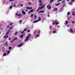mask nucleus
<instances>
[{
  "mask_svg": "<svg viewBox=\"0 0 75 75\" xmlns=\"http://www.w3.org/2000/svg\"><path fill=\"white\" fill-rule=\"evenodd\" d=\"M2 48L3 49V50H4V47H3Z\"/></svg>",
  "mask_w": 75,
  "mask_h": 75,
  "instance_id": "nucleus-43",
  "label": "nucleus"
},
{
  "mask_svg": "<svg viewBox=\"0 0 75 75\" xmlns=\"http://www.w3.org/2000/svg\"><path fill=\"white\" fill-rule=\"evenodd\" d=\"M13 6H14V7H15V6H16V5H14Z\"/></svg>",
  "mask_w": 75,
  "mask_h": 75,
  "instance_id": "nucleus-56",
  "label": "nucleus"
},
{
  "mask_svg": "<svg viewBox=\"0 0 75 75\" xmlns=\"http://www.w3.org/2000/svg\"><path fill=\"white\" fill-rule=\"evenodd\" d=\"M37 15L35 16V18H34V20H35V19L37 18Z\"/></svg>",
  "mask_w": 75,
  "mask_h": 75,
  "instance_id": "nucleus-22",
  "label": "nucleus"
},
{
  "mask_svg": "<svg viewBox=\"0 0 75 75\" xmlns=\"http://www.w3.org/2000/svg\"><path fill=\"white\" fill-rule=\"evenodd\" d=\"M39 2L40 3L39 4V6H42V1H41V0H39Z\"/></svg>",
  "mask_w": 75,
  "mask_h": 75,
  "instance_id": "nucleus-5",
  "label": "nucleus"
},
{
  "mask_svg": "<svg viewBox=\"0 0 75 75\" xmlns=\"http://www.w3.org/2000/svg\"><path fill=\"white\" fill-rule=\"evenodd\" d=\"M72 15H73V16H75V14L74 13H72Z\"/></svg>",
  "mask_w": 75,
  "mask_h": 75,
  "instance_id": "nucleus-44",
  "label": "nucleus"
},
{
  "mask_svg": "<svg viewBox=\"0 0 75 75\" xmlns=\"http://www.w3.org/2000/svg\"><path fill=\"white\" fill-rule=\"evenodd\" d=\"M23 36H24V35H21L20 36V37L21 38H23Z\"/></svg>",
  "mask_w": 75,
  "mask_h": 75,
  "instance_id": "nucleus-30",
  "label": "nucleus"
},
{
  "mask_svg": "<svg viewBox=\"0 0 75 75\" xmlns=\"http://www.w3.org/2000/svg\"><path fill=\"white\" fill-rule=\"evenodd\" d=\"M54 24H55V23H54V22L52 23V25H54Z\"/></svg>",
  "mask_w": 75,
  "mask_h": 75,
  "instance_id": "nucleus-47",
  "label": "nucleus"
},
{
  "mask_svg": "<svg viewBox=\"0 0 75 75\" xmlns=\"http://www.w3.org/2000/svg\"><path fill=\"white\" fill-rule=\"evenodd\" d=\"M70 0H67V1H69Z\"/></svg>",
  "mask_w": 75,
  "mask_h": 75,
  "instance_id": "nucleus-60",
  "label": "nucleus"
},
{
  "mask_svg": "<svg viewBox=\"0 0 75 75\" xmlns=\"http://www.w3.org/2000/svg\"><path fill=\"white\" fill-rule=\"evenodd\" d=\"M17 33H18V32H17V31H16V32H15V35H16V34H17Z\"/></svg>",
  "mask_w": 75,
  "mask_h": 75,
  "instance_id": "nucleus-24",
  "label": "nucleus"
},
{
  "mask_svg": "<svg viewBox=\"0 0 75 75\" xmlns=\"http://www.w3.org/2000/svg\"><path fill=\"white\" fill-rule=\"evenodd\" d=\"M21 21H22V20H21L19 22L20 23H21Z\"/></svg>",
  "mask_w": 75,
  "mask_h": 75,
  "instance_id": "nucleus-49",
  "label": "nucleus"
},
{
  "mask_svg": "<svg viewBox=\"0 0 75 75\" xmlns=\"http://www.w3.org/2000/svg\"><path fill=\"white\" fill-rule=\"evenodd\" d=\"M4 51H5V50H2V52H4Z\"/></svg>",
  "mask_w": 75,
  "mask_h": 75,
  "instance_id": "nucleus-51",
  "label": "nucleus"
},
{
  "mask_svg": "<svg viewBox=\"0 0 75 75\" xmlns=\"http://www.w3.org/2000/svg\"><path fill=\"white\" fill-rule=\"evenodd\" d=\"M16 16H18V17H21V16H22V14L20 13V14H18L17 13H16Z\"/></svg>",
  "mask_w": 75,
  "mask_h": 75,
  "instance_id": "nucleus-6",
  "label": "nucleus"
},
{
  "mask_svg": "<svg viewBox=\"0 0 75 75\" xmlns=\"http://www.w3.org/2000/svg\"><path fill=\"white\" fill-rule=\"evenodd\" d=\"M12 7H13V6H11L10 7V8H12Z\"/></svg>",
  "mask_w": 75,
  "mask_h": 75,
  "instance_id": "nucleus-36",
  "label": "nucleus"
},
{
  "mask_svg": "<svg viewBox=\"0 0 75 75\" xmlns=\"http://www.w3.org/2000/svg\"><path fill=\"white\" fill-rule=\"evenodd\" d=\"M27 32H30V30H28L27 31Z\"/></svg>",
  "mask_w": 75,
  "mask_h": 75,
  "instance_id": "nucleus-39",
  "label": "nucleus"
},
{
  "mask_svg": "<svg viewBox=\"0 0 75 75\" xmlns=\"http://www.w3.org/2000/svg\"><path fill=\"white\" fill-rule=\"evenodd\" d=\"M11 40V38H8V40Z\"/></svg>",
  "mask_w": 75,
  "mask_h": 75,
  "instance_id": "nucleus-45",
  "label": "nucleus"
},
{
  "mask_svg": "<svg viewBox=\"0 0 75 75\" xmlns=\"http://www.w3.org/2000/svg\"><path fill=\"white\" fill-rule=\"evenodd\" d=\"M8 49L9 50H11V47H9L8 48Z\"/></svg>",
  "mask_w": 75,
  "mask_h": 75,
  "instance_id": "nucleus-33",
  "label": "nucleus"
},
{
  "mask_svg": "<svg viewBox=\"0 0 75 75\" xmlns=\"http://www.w3.org/2000/svg\"><path fill=\"white\" fill-rule=\"evenodd\" d=\"M54 0V1H55V0Z\"/></svg>",
  "mask_w": 75,
  "mask_h": 75,
  "instance_id": "nucleus-62",
  "label": "nucleus"
},
{
  "mask_svg": "<svg viewBox=\"0 0 75 75\" xmlns=\"http://www.w3.org/2000/svg\"><path fill=\"white\" fill-rule=\"evenodd\" d=\"M70 32L71 33H72V32H73V31H72V29H70Z\"/></svg>",
  "mask_w": 75,
  "mask_h": 75,
  "instance_id": "nucleus-15",
  "label": "nucleus"
},
{
  "mask_svg": "<svg viewBox=\"0 0 75 75\" xmlns=\"http://www.w3.org/2000/svg\"><path fill=\"white\" fill-rule=\"evenodd\" d=\"M27 30V28H25L24 29V31H26Z\"/></svg>",
  "mask_w": 75,
  "mask_h": 75,
  "instance_id": "nucleus-26",
  "label": "nucleus"
},
{
  "mask_svg": "<svg viewBox=\"0 0 75 75\" xmlns=\"http://www.w3.org/2000/svg\"><path fill=\"white\" fill-rule=\"evenodd\" d=\"M33 1H34V0H33Z\"/></svg>",
  "mask_w": 75,
  "mask_h": 75,
  "instance_id": "nucleus-64",
  "label": "nucleus"
},
{
  "mask_svg": "<svg viewBox=\"0 0 75 75\" xmlns=\"http://www.w3.org/2000/svg\"><path fill=\"white\" fill-rule=\"evenodd\" d=\"M20 6H23V5L22 4H21Z\"/></svg>",
  "mask_w": 75,
  "mask_h": 75,
  "instance_id": "nucleus-48",
  "label": "nucleus"
},
{
  "mask_svg": "<svg viewBox=\"0 0 75 75\" xmlns=\"http://www.w3.org/2000/svg\"><path fill=\"white\" fill-rule=\"evenodd\" d=\"M7 27H8H8H9V25H8V26H7Z\"/></svg>",
  "mask_w": 75,
  "mask_h": 75,
  "instance_id": "nucleus-54",
  "label": "nucleus"
},
{
  "mask_svg": "<svg viewBox=\"0 0 75 75\" xmlns=\"http://www.w3.org/2000/svg\"><path fill=\"white\" fill-rule=\"evenodd\" d=\"M41 18L40 17H38V20H36L35 21L33 22V23H37V22H38V21H41Z\"/></svg>",
  "mask_w": 75,
  "mask_h": 75,
  "instance_id": "nucleus-3",
  "label": "nucleus"
},
{
  "mask_svg": "<svg viewBox=\"0 0 75 75\" xmlns=\"http://www.w3.org/2000/svg\"><path fill=\"white\" fill-rule=\"evenodd\" d=\"M47 7L48 8V9H50V8H51V6L50 4H48L47 5Z\"/></svg>",
  "mask_w": 75,
  "mask_h": 75,
  "instance_id": "nucleus-4",
  "label": "nucleus"
},
{
  "mask_svg": "<svg viewBox=\"0 0 75 75\" xmlns=\"http://www.w3.org/2000/svg\"><path fill=\"white\" fill-rule=\"evenodd\" d=\"M9 32H10V30H8L6 33L5 35L4 36V38H8V36L7 35H8V34H9Z\"/></svg>",
  "mask_w": 75,
  "mask_h": 75,
  "instance_id": "nucleus-1",
  "label": "nucleus"
},
{
  "mask_svg": "<svg viewBox=\"0 0 75 75\" xmlns=\"http://www.w3.org/2000/svg\"><path fill=\"white\" fill-rule=\"evenodd\" d=\"M57 10H58V9L57 8H55V9L53 10V11H57Z\"/></svg>",
  "mask_w": 75,
  "mask_h": 75,
  "instance_id": "nucleus-13",
  "label": "nucleus"
},
{
  "mask_svg": "<svg viewBox=\"0 0 75 75\" xmlns=\"http://www.w3.org/2000/svg\"><path fill=\"white\" fill-rule=\"evenodd\" d=\"M72 24H75V22L74 21L72 22Z\"/></svg>",
  "mask_w": 75,
  "mask_h": 75,
  "instance_id": "nucleus-42",
  "label": "nucleus"
},
{
  "mask_svg": "<svg viewBox=\"0 0 75 75\" xmlns=\"http://www.w3.org/2000/svg\"><path fill=\"white\" fill-rule=\"evenodd\" d=\"M10 51L8 50V52L7 53V54H10Z\"/></svg>",
  "mask_w": 75,
  "mask_h": 75,
  "instance_id": "nucleus-25",
  "label": "nucleus"
},
{
  "mask_svg": "<svg viewBox=\"0 0 75 75\" xmlns=\"http://www.w3.org/2000/svg\"><path fill=\"white\" fill-rule=\"evenodd\" d=\"M35 33H36V32H35V31H34V34H35Z\"/></svg>",
  "mask_w": 75,
  "mask_h": 75,
  "instance_id": "nucleus-52",
  "label": "nucleus"
},
{
  "mask_svg": "<svg viewBox=\"0 0 75 75\" xmlns=\"http://www.w3.org/2000/svg\"><path fill=\"white\" fill-rule=\"evenodd\" d=\"M68 21H66V24H68Z\"/></svg>",
  "mask_w": 75,
  "mask_h": 75,
  "instance_id": "nucleus-31",
  "label": "nucleus"
},
{
  "mask_svg": "<svg viewBox=\"0 0 75 75\" xmlns=\"http://www.w3.org/2000/svg\"><path fill=\"white\" fill-rule=\"evenodd\" d=\"M4 45L6 46H7L8 45V43H7V42H5V43Z\"/></svg>",
  "mask_w": 75,
  "mask_h": 75,
  "instance_id": "nucleus-14",
  "label": "nucleus"
},
{
  "mask_svg": "<svg viewBox=\"0 0 75 75\" xmlns=\"http://www.w3.org/2000/svg\"><path fill=\"white\" fill-rule=\"evenodd\" d=\"M33 16H34V15L33 14H32L31 15H30L31 17H33Z\"/></svg>",
  "mask_w": 75,
  "mask_h": 75,
  "instance_id": "nucleus-28",
  "label": "nucleus"
},
{
  "mask_svg": "<svg viewBox=\"0 0 75 75\" xmlns=\"http://www.w3.org/2000/svg\"><path fill=\"white\" fill-rule=\"evenodd\" d=\"M44 6H45V5L44 4L43 6H41V9H42V8H43L44 7Z\"/></svg>",
  "mask_w": 75,
  "mask_h": 75,
  "instance_id": "nucleus-18",
  "label": "nucleus"
},
{
  "mask_svg": "<svg viewBox=\"0 0 75 75\" xmlns=\"http://www.w3.org/2000/svg\"><path fill=\"white\" fill-rule=\"evenodd\" d=\"M28 11V10H27L26 9L25 10V11Z\"/></svg>",
  "mask_w": 75,
  "mask_h": 75,
  "instance_id": "nucleus-55",
  "label": "nucleus"
},
{
  "mask_svg": "<svg viewBox=\"0 0 75 75\" xmlns=\"http://www.w3.org/2000/svg\"><path fill=\"white\" fill-rule=\"evenodd\" d=\"M40 32V30H39V31H38V33H39Z\"/></svg>",
  "mask_w": 75,
  "mask_h": 75,
  "instance_id": "nucleus-50",
  "label": "nucleus"
},
{
  "mask_svg": "<svg viewBox=\"0 0 75 75\" xmlns=\"http://www.w3.org/2000/svg\"><path fill=\"white\" fill-rule=\"evenodd\" d=\"M31 34H28V36H27L26 37V38L25 40V41H27L28 40V39H29V37H30V36H31Z\"/></svg>",
  "mask_w": 75,
  "mask_h": 75,
  "instance_id": "nucleus-2",
  "label": "nucleus"
},
{
  "mask_svg": "<svg viewBox=\"0 0 75 75\" xmlns=\"http://www.w3.org/2000/svg\"><path fill=\"white\" fill-rule=\"evenodd\" d=\"M44 11H41L38 12V13H44Z\"/></svg>",
  "mask_w": 75,
  "mask_h": 75,
  "instance_id": "nucleus-12",
  "label": "nucleus"
},
{
  "mask_svg": "<svg viewBox=\"0 0 75 75\" xmlns=\"http://www.w3.org/2000/svg\"><path fill=\"white\" fill-rule=\"evenodd\" d=\"M23 33H24V31H22L21 33V34H23Z\"/></svg>",
  "mask_w": 75,
  "mask_h": 75,
  "instance_id": "nucleus-46",
  "label": "nucleus"
},
{
  "mask_svg": "<svg viewBox=\"0 0 75 75\" xmlns=\"http://www.w3.org/2000/svg\"><path fill=\"white\" fill-rule=\"evenodd\" d=\"M67 27H68V26H67Z\"/></svg>",
  "mask_w": 75,
  "mask_h": 75,
  "instance_id": "nucleus-61",
  "label": "nucleus"
},
{
  "mask_svg": "<svg viewBox=\"0 0 75 75\" xmlns=\"http://www.w3.org/2000/svg\"><path fill=\"white\" fill-rule=\"evenodd\" d=\"M75 13V12L73 11L72 12V13Z\"/></svg>",
  "mask_w": 75,
  "mask_h": 75,
  "instance_id": "nucleus-53",
  "label": "nucleus"
},
{
  "mask_svg": "<svg viewBox=\"0 0 75 75\" xmlns=\"http://www.w3.org/2000/svg\"><path fill=\"white\" fill-rule=\"evenodd\" d=\"M53 22H54V23H55V24L56 23H57V20H55V21H53Z\"/></svg>",
  "mask_w": 75,
  "mask_h": 75,
  "instance_id": "nucleus-19",
  "label": "nucleus"
},
{
  "mask_svg": "<svg viewBox=\"0 0 75 75\" xmlns=\"http://www.w3.org/2000/svg\"><path fill=\"white\" fill-rule=\"evenodd\" d=\"M71 17H69V18H71Z\"/></svg>",
  "mask_w": 75,
  "mask_h": 75,
  "instance_id": "nucleus-57",
  "label": "nucleus"
},
{
  "mask_svg": "<svg viewBox=\"0 0 75 75\" xmlns=\"http://www.w3.org/2000/svg\"><path fill=\"white\" fill-rule=\"evenodd\" d=\"M56 25H58V24H59V22H56L55 23Z\"/></svg>",
  "mask_w": 75,
  "mask_h": 75,
  "instance_id": "nucleus-27",
  "label": "nucleus"
},
{
  "mask_svg": "<svg viewBox=\"0 0 75 75\" xmlns=\"http://www.w3.org/2000/svg\"><path fill=\"white\" fill-rule=\"evenodd\" d=\"M24 45V44H21L17 46V47H21V45Z\"/></svg>",
  "mask_w": 75,
  "mask_h": 75,
  "instance_id": "nucleus-9",
  "label": "nucleus"
},
{
  "mask_svg": "<svg viewBox=\"0 0 75 75\" xmlns=\"http://www.w3.org/2000/svg\"><path fill=\"white\" fill-rule=\"evenodd\" d=\"M75 0H72V1H74Z\"/></svg>",
  "mask_w": 75,
  "mask_h": 75,
  "instance_id": "nucleus-58",
  "label": "nucleus"
},
{
  "mask_svg": "<svg viewBox=\"0 0 75 75\" xmlns=\"http://www.w3.org/2000/svg\"><path fill=\"white\" fill-rule=\"evenodd\" d=\"M62 3H64L65 2V0H63L62 1Z\"/></svg>",
  "mask_w": 75,
  "mask_h": 75,
  "instance_id": "nucleus-41",
  "label": "nucleus"
},
{
  "mask_svg": "<svg viewBox=\"0 0 75 75\" xmlns=\"http://www.w3.org/2000/svg\"><path fill=\"white\" fill-rule=\"evenodd\" d=\"M17 37H16L12 41H11V42H13V41H14V40H17Z\"/></svg>",
  "mask_w": 75,
  "mask_h": 75,
  "instance_id": "nucleus-10",
  "label": "nucleus"
},
{
  "mask_svg": "<svg viewBox=\"0 0 75 75\" xmlns=\"http://www.w3.org/2000/svg\"><path fill=\"white\" fill-rule=\"evenodd\" d=\"M32 8H33L32 7H26L27 9H29V10H31V9H32Z\"/></svg>",
  "mask_w": 75,
  "mask_h": 75,
  "instance_id": "nucleus-11",
  "label": "nucleus"
},
{
  "mask_svg": "<svg viewBox=\"0 0 75 75\" xmlns=\"http://www.w3.org/2000/svg\"><path fill=\"white\" fill-rule=\"evenodd\" d=\"M53 1H54V0H50V3H52V2H53Z\"/></svg>",
  "mask_w": 75,
  "mask_h": 75,
  "instance_id": "nucleus-16",
  "label": "nucleus"
},
{
  "mask_svg": "<svg viewBox=\"0 0 75 75\" xmlns=\"http://www.w3.org/2000/svg\"><path fill=\"white\" fill-rule=\"evenodd\" d=\"M50 27H51V28L52 27V26H50Z\"/></svg>",
  "mask_w": 75,
  "mask_h": 75,
  "instance_id": "nucleus-59",
  "label": "nucleus"
},
{
  "mask_svg": "<svg viewBox=\"0 0 75 75\" xmlns=\"http://www.w3.org/2000/svg\"><path fill=\"white\" fill-rule=\"evenodd\" d=\"M12 28H13V27H11L10 28V30H11V29H12Z\"/></svg>",
  "mask_w": 75,
  "mask_h": 75,
  "instance_id": "nucleus-35",
  "label": "nucleus"
},
{
  "mask_svg": "<svg viewBox=\"0 0 75 75\" xmlns=\"http://www.w3.org/2000/svg\"><path fill=\"white\" fill-rule=\"evenodd\" d=\"M49 17H50V15H49Z\"/></svg>",
  "mask_w": 75,
  "mask_h": 75,
  "instance_id": "nucleus-63",
  "label": "nucleus"
},
{
  "mask_svg": "<svg viewBox=\"0 0 75 75\" xmlns=\"http://www.w3.org/2000/svg\"><path fill=\"white\" fill-rule=\"evenodd\" d=\"M22 13H23V14H25V12L24 11H22Z\"/></svg>",
  "mask_w": 75,
  "mask_h": 75,
  "instance_id": "nucleus-20",
  "label": "nucleus"
},
{
  "mask_svg": "<svg viewBox=\"0 0 75 75\" xmlns=\"http://www.w3.org/2000/svg\"><path fill=\"white\" fill-rule=\"evenodd\" d=\"M6 53H4L3 54L2 57H4L5 56H6Z\"/></svg>",
  "mask_w": 75,
  "mask_h": 75,
  "instance_id": "nucleus-17",
  "label": "nucleus"
},
{
  "mask_svg": "<svg viewBox=\"0 0 75 75\" xmlns=\"http://www.w3.org/2000/svg\"><path fill=\"white\" fill-rule=\"evenodd\" d=\"M41 7H39L38 9L37 10V11H39V10H41Z\"/></svg>",
  "mask_w": 75,
  "mask_h": 75,
  "instance_id": "nucleus-8",
  "label": "nucleus"
},
{
  "mask_svg": "<svg viewBox=\"0 0 75 75\" xmlns=\"http://www.w3.org/2000/svg\"><path fill=\"white\" fill-rule=\"evenodd\" d=\"M12 24H13V23H11L10 24H9V25H12Z\"/></svg>",
  "mask_w": 75,
  "mask_h": 75,
  "instance_id": "nucleus-38",
  "label": "nucleus"
},
{
  "mask_svg": "<svg viewBox=\"0 0 75 75\" xmlns=\"http://www.w3.org/2000/svg\"><path fill=\"white\" fill-rule=\"evenodd\" d=\"M53 33H57V32L55 31H54L52 32Z\"/></svg>",
  "mask_w": 75,
  "mask_h": 75,
  "instance_id": "nucleus-29",
  "label": "nucleus"
},
{
  "mask_svg": "<svg viewBox=\"0 0 75 75\" xmlns=\"http://www.w3.org/2000/svg\"><path fill=\"white\" fill-rule=\"evenodd\" d=\"M59 4H60V3L57 4L55 5V6H59Z\"/></svg>",
  "mask_w": 75,
  "mask_h": 75,
  "instance_id": "nucleus-21",
  "label": "nucleus"
},
{
  "mask_svg": "<svg viewBox=\"0 0 75 75\" xmlns=\"http://www.w3.org/2000/svg\"><path fill=\"white\" fill-rule=\"evenodd\" d=\"M61 1V0H59L57 1V2H59V1Z\"/></svg>",
  "mask_w": 75,
  "mask_h": 75,
  "instance_id": "nucleus-40",
  "label": "nucleus"
},
{
  "mask_svg": "<svg viewBox=\"0 0 75 75\" xmlns=\"http://www.w3.org/2000/svg\"><path fill=\"white\" fill-rule=\"evenodd\" d=\"M72 4V2H69V4Z\"/></svg>",
  "mask_w": 75,
  "mask_h": 75,
  "instance_id": "nucleus-23",
  "label": "nucleus"
},
{
  "mask_svg": "<svg viewBox=\"0 0 75 75\" xmlns=\"http://www.w3.org/2000/svg\"><path fill=\"white\" fill-rule=\"evenodd\" d=\"M28 4H31V2H28Z\"/></svg>",
  "mask_w": 75,
  "mask_h": 75,
  "instance_id": "nucleus-37",
  "label": "nucleus"
},
{
  "mask_svg": "<svg viewBox=\"0 0 75 75\" xmlns=\"http://www.w3.org/2000/svg\"><path fill=\"white\" fill-rule=\"evenodd\" d=\"M36 37H39V35H38V34H36Z\"/></svg>",
  "mask_w": 75,
  "mask_h": 75,
  "instance_id": "nucleus-32",
  "label": "nucleus"
},
{
  "mask_svg": "<svg viewBox=\"0 0 75 75\" xmlns=\"http://www.w3.org/2000/svg\"><path fill=\"white\" fill-rule=\"evenodd\" d=\"M70 14V12H68L67 14H68V15H69Z\"/></svg>",
  "mask_w": 75,
  "mask_h": 75,
  "instance_id": "nucleus-34",
  "label": "nucleus"
},
{
  "mask_svg": "<svg viewBox=\"0 0 75 75\" xmlns=\"http://www.w3.org/2000/svg\"><path fill=\"white\" fill-rule=\"evenodd\" d=\"M33 11H34V10L31 9L28 12V13L30 14V13H32V12H33Z\"/></svg>",
  "mask_w": 75,
  "mask_h": 75,
  "instance_id": "nucleus-7",
  "label": "nucleus"
}]
</instances>
